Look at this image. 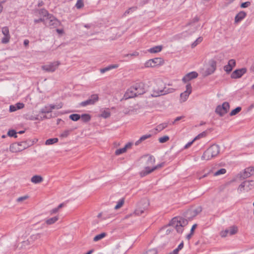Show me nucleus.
<instances>
[{
	"instance_id": "c03bdc74",
	"label": "nucleus",
	"mask_w": 254,
	"mask_h": 254,
	"mask_svg": "<svg viewBox=\"0 0 254 254\" xmlns=\"http://www.w3.org/2000/svg\"><path fill=\"white\" fill-rule=\"evenodd\" d=\"M40 238V235L39 234H33L30 236L29 238L31 243H33L36 240Z\"/></svg>"
},
{
	"instance_id": "423d86ee",
	"label": "nucleus",
	"mask_w": 254,
	"mask_h": 254,
	"mask_svg": "<svg viewBox=\"0 0 254 254\" xmlns=\"http://www.w3.org/2000/svg\"><path fill=\"white\" fill-rule=\"evenodd\" d=\"M254 187V181H245L242 183L239 187L238 190L242 192L246 190L249 191Z\"/></svg>"
},
{
	"instance_id": "9d476101",
	"label": "nucleus",
	"mask_w": 254,
	"mask_h": 254,
	"mask_svg": "<svg viewBox=\"0 0 254 254\" xmlns=\"http://www.w3.org/2000/svg\"><path fill=\"white\" fill-rule=\"evenodd\" d=\"M48 19L49 20L48 26L50 28H57L61 25V22L53 14L50 15Z\"/></svg>"
},
{
	"instance_id": "c756f323",
	"label": "nucleus",
	"mask_w": 254,
	"mask_h": 254,
	"mask_svg": "<svg viewBox=\"0 0 254 254\" xmlns=\"http://www.w3.org/2000/svg\"><path fill=\"white\" fill-rule=\"evenodd\" d=\"M168 124H169L168 122L162 123V124L158 125L156 127L155 129L157 131H158V132L161 131V130H162L163 129H164V128L167 127H168Z\"/></svg>"
},
{
	"instance_id": "49530a36",
	"label": "nucleus",
	"mask_w": 254,
	"mask_h": 254,
	"mask_svg": "<svg viewBox=\"0 0 254 254\" xmlns=\"http://www.w3.org/2000/svg\"><path fill=\"white\" fill-rule=\"evenodd\" d=\"M84 6V2L83 0H77L76 4L75 7L77 9H81Z\"/></svg>"
},
{
	"instance_id": "5701e85b",
	"label": "nucleus",
	"mask_w": 254,
	"mask_h": 254,
	"mask_svg": "<svg viewBox=\"0 0 254 254\" xmlns=\"http://www.w3.org/2000/svg\"><path fill=\"white\" fill-rule=\"evenodd\" d=\"M119 65L118 64H110L108 66L100 69V72L102 73L108 71L109 70H110L114 68H117L119 67Z\"/></svg>"
},
{
	"instance_id": "72a5a7b5",
	"label": "nucleus",
	"mask_w": 254,
	"mask_h": 254,
	"mask_svg": "<svg viewBox=\"0 0 254 254\" xmlns=\"http://www.w3.org/2000/svg\"><path fill=\"white\" fill-rule=\"evenodd\" d=\"M58 140H59V139L58 138H49L46 141L45 144L48 145H52L55 143L58 142Z\"/></svg>"
},
{
	"instance_id": "09e8293b",
	"label": "nucleus",
	"mask_w": 254,
	"mask_h": 254,
	"mask_svg": "<svg viewBox=\"0 0 254 254\" xmlns=\"http://www.w3.org/2000/svg\"><path fill=\"white\" fill-rule=\"evenodd\" d=\"M184 225H182V223H180V225H177L175 226L176 231L177 232L181 233L183 231V227L184 226Z\"/></svg>"
},
{
	"instance_id": "58836bf2",
	"label": "nucleus",
	"mask_w": 254,
	"mask_h": 254,
	"mask_svg": "<svg viewBox=\"0 0 254 254\" xmlns=\"http://www.w3.org/2000/svg\"><path fill=\"white\" fill-rule=\"evenodd\" d=\"M242 110L241 107H237L235 109L232 110L230 113V116H233L239 113Z\"/></svg>"
},
{
	"instance_id": "7ed1b4c3",
	"label": "nucleus",
	"mask_w": 254,
	"mask_h": 254,
	"mask_svg": "<svg viewBox=\"0 0 254 254\" xmlns=\"http://www.w3.org/2000/svg\"><path fill=\"white\" fill-rule=\"evenodd\" d=\"M173 88H167L166 87H154L153 93L151 94L152 97H158L161 95H165L171 93L173 91Z\"/></svg>"
},
{
	"instance_id": "1a4fd4ad",
	"label": "nucleus",
	"mask_w": 254,
	"mask_h": 254,
	"mask_svg": "<svg viewBox=\"0 0 254 254\" xmlns=\"http://www.w3.org/2000/svg\"><path fill=\"white\" fill-rule=\"evenodd\" d=\"M162 62L161 58H156L148 60L145 63V66L146 67H155L157 65H160Z\"/></svg>"
},
{
	"instance_id": "a878e982",
	"label": "nucleus",
	"mask_w": 254,
	"mask_h": 254,
	"mask_svg": "<svg viewBox=\"0 0 254 254\" xmlns=\"http://www.w3.org/2000/svg\"><path fill=\"white\" fill-rule=\"evenodd\" d=\"M43 180V178L39 175H35L33 176L31 179V182L34 184L40 183L42 182Z\"/></svg>"
},
{
	"instance_id": "f03ea898",
	"label": "nucleus",
	"mask_w": 254,
	"mask_h": 254,
	"mask_svg": "<svg viewBox=\"0 0 254 254\" xmlns=\"http://www.w3.org/2000/svg\"><path fill=\"white\" fill-rule=\"evenodd\" d=\"M149 205L148 200L146 199H142L138 204L137 208L134 210L133 213L129 215H127L125 217V218H127L129 217H132L135 215H141L145 213L147 210Z\"/></svg>"
},
{
	"instance_id": "ddd939ff",
	"label": "nucleus",
	"mask_w": 254,
	"mask_h": 254,
	"mask_svg": "<svg viewBox=\"0 0 254 254\" xmlns=\"http://www.w3.org/2000/svg\"><path fill=\"white\" fill-rule=\"evenodd\" d=\"M198 74L196 71H191L186 74L182 78V81L184 83H187L190 80L196 78Z\"/></svg>"
},
{
	"instance_id": "a19ab883",
	"label": "nucleus",
	"mask_w": 254,
	"mask_h": 254,
	"mask_svg": "<svg viewBox=\"0 0 254 254\" xmlns=\"http://www.w3.org/2000/svg\"><path fill=\"white\" fill-rule=\"evenodd\" d=\"M125 202V199L124 198H122L119 200V201L118 202L117 204L115 206L114 209H118L120 208H121Z\"/></svg>"
},
{
	"instance_id": "cd10ccee",
	"label": "nucleus",
	"mask_w": 254,
	"mask_h": 254,
	"mask_svg": "<svg viewBox=\"0 0 254 254\" xmlns=\"http://www.w3.org/2000/svg\"><path fill=\"white\" fill-rule=\"evenodd\" d=\"M151 137V134H146L145 135H143L142 136H141L140 137V138L135 142V145H138L139 143H140L143 141H144Z\"/></svg>"
},
{
	"instance_id": "bb28decb",
	"label": "nucleus",
	"mask_w": 254,
	"mask_h": 254,
	"mask_svg": "<svg viewBox=\"0 0 254 254\" xmlns=\"http://www.w3.org/2000/svg\"><path fill=\"white\" fill-rule=\"evenodd\" d=\"M175 223H169L168 225L165 226L162 228V229H167L166 233V234H169L171 232H172L174 229L175 228V226L174 225Z\"/></svg>"
},
{
	"instance_id": "37998d69",
	"label": "nucleus",
	"mask_w": 254,
	"mask_h": 254,
	"mask_svg": "<svg viewBox=\"0 0 254 254\" xmlns=\"http://www.w3.org/2000/svg\"><path fill=\"white\" fill-rule=\"evenodd\" d=\"M203 38L202 37H198L194 42L191 44V48H193L196 47L199 43L202 41Z\"/></svg>"
},
{
	"instance_id": "338daca9",
	"label": "nucleus",
	"mask_w": 254,
	"mask_h": 254,
	"mask_svg": "<svg viewBox=\"0 0 254 254\" xmlns=\"http://www.w3.org/2000/svg\"><path fill=\"white\" fill-rule=\"evenodd\" d=\"M206 132L205 131H203L202 132H201V133L199 134L197 136H196L194 138V140H196L198 138H199L200 137H203L204 136H205L206 135Z\"/></svg>"
},
{
	"instance_id": "412c9836",
	"label": "nucleus",
	"mask_w": 254,
	"mask_h": 254,
	"mask_svg": "<svg viewBox=\"0 0 254 254\" xmlns=\"http://www.w3.org/2000/svg\"><path fill=\"white\" fill-rule=\"evenodd\" d=\"M247 15V13L244 11H241L239 12L235 17V21L236 23H238L242 21Z\"/></svg>"
},
{
	"instance_id": "9b49d317",
	"label": "nucleus",
	"mask_w": 254,
	"mask_h": 254,
	"mask_svg": "<svg viewBox=\"0 0 254 254\" xmlns=\"http://www.w3.org/2000/svg\"><path fill=\"white\" fill-rule=\"evenodd\" d=\"M1 32L4 37L1 39V43L7 44L9 42L10 39V35L9 34V31L8 27L4 26L2 28Z\"/></svg>"
},
{
	"instance_id": "69168bd1",
	"label": "nucleus",
	"mask_w": 254,
	"mask_h": 254,
	"mask_svg": "<svg viewBox=\"0 0 254 254\" xmlns=\"http://www.w3.org/2000/svg\"><path fill=\"white\" fill-rule=\"evenodd\" d=\"M184 118V116H180V117H177L175 119V120L173 122H172V123H170V125H174L176 122L180 121L181 120H182Z\"/></svg>"
},
{
	"instance_id": "dca6fc26",
	"label": "nucleus",
	"mask_w": 254,
	"mask_h": 254,
	"mask_svg": "<svg viewBox=\"0 0 254 254\" xmlns=\"http://www.w3.org/2000/svg\"><path fill=\"white\" fill-rule=\"evenodd\" d=\"M20 150L21 151L27 148L28 147L34 144V142L31 140L28 139L25 141L18 142Z\"/></svg>"
},
{
	"instance_id": "f257e3e1",
	"label": "nucleus",
	"mask_w": 254,
	"mask_h": 254,
	"mask_svg": "<svg viewBox=\"0 0 254 254\" xmlns=\"http://www.w3.org/2000/svg\"><path fill=\"white\" fill-rule=\"evenodd\" d=\"M202 211L201 206L191 208L185 211L183 217L176 216L173 218L169 222H185L192 221L193 218Z\"/></svg>"
},
{
	"instance_id": "c85d7f7f",
	"label": "nucleus",
	"mask_w": 254,
	"mask_h": 254,
	"mask_svg": "<svg viewBox=\"0 0 254 254\" xmlns=\"http://www.w3.org/2000/svg\"><path fill=\"white\" fill-rule=\"evenodd\" d=\"M38 11L40 15H42L44 17L47 16V18H49L50 15H52L51 14H50L48 11L46 10L45 8H41L39 9Z\"/></svg>"
},
{
	"instance_id": "4be33fe9",
	"label": "nucleus",
	"mask_w": 254,
	"mask_h": 254,
	"mask_svg": "<svg viewBox=\"0 0 254 254\" xmlns=\"http://www.w3.org/2000/svg\"><path fill=\"white\" fill-rule=\"evenodd\" d=\"M213 157L214 156L211 154L210 151L207 149L201 156V160H209Z\"/></svg>"
},
{
	"instance_id": "ea45409f",
	"label": "nucleus",
	"mask_w": 254,
	"mask_h": 254,
	"mask_svg": "<svg viewBox=\"0 0 254 254\" xmlns=\"http://www.w3.org/2000/svg\"><path fill=\"white\" fill-rule=\"evenodd\" d=\"M89 99L91 101L92 103L94 104L99 100V97L98 94H95L91 95L89 97Z\"/></svg>"
},
{
	"instance_id": "f3484780",
	"label": "nucleus",
	"mask_w": 254,
	"mask_h": 254,
	"mask_svg": "<svg viewBox=\"0 0 254 254\" xmlns=\"http://www.w3.org/2000/svg\"><path fill=\"white\" fill-rule=\"evenodd\" d=\"M254 174V167H250L245 169L244 172L241 175V177L245 179L250 177Z\"/></svg>"
},
{
	"instance_id": "0eeeda50",
	"label": "nucleus",
	"mask_w": 254,
	"mask_h": 254,
	"mask_svg": "<svg viewBox=\"0 0 254 254\" xmlns=\"http://www.w3.org/2000/svg\"><path fill=\"white\" fill-rule=\"evenodd\" d=\"M216 68V62L212 59L210 60L208 62V67L206 68V70L204 72V75L205 76H208L209 75L212 74L214 72Z\"/></svg>"
},
{
	"instance_id": "a18cd8bd",
	"label": "nucleus",
	"mask_w": 254,
	"mask_h": 254,
	"mask_svg": "<svg viewBox=\"0 0 254 254\" xmlns=\"http://www.w3.org/2000/svg\"><path fill=\"white\" fill-rule=\"evenodd\" d=\"M80 106L82 107H85L89 105H94L91 101L89 99H87L86 101H83L79 104Z\"/></svg>"
},
{
	"instance_id": "b1692460",
	"label": "nucleus",
	"mask_w": 254,
	"mask_h": 254,
	"mask_svg": "<svg viewBox=\"0 0 254 254\" xmlns=\"http://www.w3.org/2000/svg\"><path fill=\"white\" fill-rule=\"evenodd\" d=\"M113 216L112 214H108L106 212H101L98 214L97 215V217L102 218L101 220H106L108 219H110L113 217Z\"/></svg>"
},
{
	"instance_id": "473e14b6",
	"label": "nucleus",
	"mask_w": 254,
	"mask_h": 254,
	"mask_svg": "<svg viewBox=\"0 0 254 254\" xmlns=\"http://www.w3.org/2000/svg\"><path fill=\"white\" fill-rule=\"evenodd\" d=\"M223 112L226 114L229 111L230 108V105L228 102H225L221 106Z\"/></svg>"
},
{
	"instance_id": "2eb2a0df",
	"label": "nucleus",
	"mask_w": 254,
	"mask_h": 254,
	"mask_svg": "<svg viewBox=\"0 0 254 254\" xmlns=\"http://www.w3.org/2000/svg\"><path fill=\"white\" fill-rule=\"evenodd\" d=\"M163 166V164H158L156 166H154L152 168H150L149 167H146L145 168V170L142 171L141 172V175L142 176H146L151 172H152L153 171L155 170L156 169L161 168Z\"/></svg>"
},
{
	"instance_id": "8fccbe9b",
	"label": "nucleus",
	"mask_w": 254,
	"mask_h": 254,
	"mask_svg": "<svg viewBox=\"0 0 254 254\" xmlns=\"http://www.w3.org/2000/svg\"><path fill=\"white\" fill-rule=\"evenodd\" d=\"M155 158L153 156H149L148 160L147 161V164L149 165H152L155 163Z\"/></svg>"
},
{
	"instance_id": "4d7b16f0",
	"label": "nucleus",
	"mask_w": 254,
	"mask_h": 254,
	"mask_svg": "<svg viewBox=\"0 0 254 254\" xmlns=\"http://www.w3.org/2000/svg\"><path fill=\"white\" fill-rule=\"evenodd\" d=\"M59 217L58 216H56L48 219L45 222H55L56 221L59 220Z\"/></svg>"
},
{
	"instance_id": "7c9ffc66",
	"label": "nucleus",
	"mask_w": 254,
	"mask_h": 254,
	"mask_svg": "<svg viewBox=\"0 0 254 254\" xmlns=\"http://www.w3.org/2000/svg\"><path fill=\"white\" fill-rule=\"evenodd\" d=\"M80 118L83 122L86 123L91 120V116L88 114H84L80 116Z\"/></svg>"
},
{
	"instance_id": "13d9d810",
	"label": "nucleus",
	"mask_w": 254,
	"mask_h": 254,
	"mask_svg": "<svg viewBox=\"0 0 254 254\" xmlns=\"http://www.w3.org/2000/svg\"><path fill=\"white\" fill-rule=\"evenodd\" d=\"M184 247V243L183 242H182V243H181L179 246H178V247L175 249L174 251L177 254H178V253L179 252V251H180L181 250H182L183 249Z\"/></svg>"
},
{
	"instance_id": "f8f14e48",
	"label": "nucleus",
	"mask_w": 254,
	"mask_h": 254,
	"mask_svg": "<svg viewBox=\"0 0 254 254\" xmlns=\"http://www.w3.org/2000/svg\"><path fill=\"white\" fill-rule=\"evenodd\" d=\"M247 71V69L245 67L237 69L232 72L231 77L233 79L239 78L246 73Z\"/></svg>"
},
{
	"instance_id": "f704fd0d",
	"label": "nucleus",
	"mask_w": 254,
	"mask_h": 254,
	"mask_svg": "<svg viewBox=\"0 0 254 254\" xmlns=\"http://www.w3.org/2000/svg\"><path fill=\"white\" fill-rule=\"evenodd\" d=\"M215 112L216 114H218L220 117H223L224 115H225L221 107V105H218L216 107L215 109Z\"/></svg>"
},
{
	"instance_id": "2f4dec72",
	"label": "nucleus",
	"mask_w": 254,
	"mask_h": 254,
	"mask_svg": "<svg viewBox=\"0 0 254 254\" xmlns=\"http://www.w3.org/2000/svg\"><path fill=\"white\" fill-rule=\"evenodd\" d=\"M110 116H111V113L109 111L108 109L102 111L100 115V117H101L104 119L108 118L109 117H110Z\"/></svg>"
},
{
	"instance_id": "052dcab7",
	"label": "nucleus",
	"mask_w": 254,
	"mask_h": 254,
	"mask_svg": "<svg viewBox=\"0 0 254 254\" xmlns=\"http://www.w3.org/2000/svg\"><path fill=\"white\" fill-rule=\"evenodd\" d=\"M158 252L156 249H152L147 251L145 254H157Z\"/></svg>"
},
{
	"instance_id": "e433bc0d",
	"label": "nucleus",
	"mask_w": 254,
	"mask_h": 254,
	"mask_svg": "<svg viewBox=\"0 0 254 254\" xmlns=\"http://www.w3.org/2000/svg\"><path fill=\"white\" fill-rule=\"evenodd\" d=\"M106 236V233H102L99 235H96L94 238H93V241L94 242L98 241L104 238Z\"/></svg>"
},
{
	"instance_id": "20e7f679",
	"label": "nucleus",
	"mask_w": 254,
	"mask_h": 254,
	"mask_svg": "<svg viewBox=\"0 0 254 254\" xmlns=\"http://www.w3.org/2000/svg\"><path fill=\"white\" fill-rule=\"evenodd\" d=\"M61 64L59 61H56L50 63L49 64L44 65L42 66V69L47 72H54Z\"/></svg>"
},
{
	"instance_id": "5fc2aeb1",
	"label": "nucleus",
	"mask_w": 254,
	"mask_h": 254,
	"mask_svg": "<svg viewBox=\"0 0 254 254\" xmlns=\"http://www.w3.org/2000/svg\"><path fill=\"white\" fill-rule=\"evenodd\" d=\"M169 139V137L167 135H165L162 137H161L159 138V141L160 143H165L167 142Z\"/></svg>"
},
{
	"instance_id": "a211bd4d",
	"label": "nucleus",
	"mask_w": 254,
	"mask_h": 254,
	"mask_svg": "<svg viewBox=\"0 0 254 254\" xmlns=\"http://www.w3.org/2000/svg\"><path fill=\"white\" fill-rule=\"evenodd\" d=\"M208 149L210 151L214 157L216 156L220 152V147L219 145L216 144L212 145Z\"/></svg>"
},
{
	"instance_id": "39448f33",
	"label": "nucleus",
	"mask_w": 254,
	"mask_h": 254,
	"mask_svg": "<svg viewBox=\"0 0 254 254\" xmlns=\"http://www.w3.org/2000/svg\"><path fill=\"white\" fill-rule=\"evenodd\" d=\"M132 89L135 90L137 96L142 95L146 92V88L144 83L138 82L132 86Z\"/></svg>"
},
{
	"instance_id": "4c0bfd02",
	"label": "nucleus",
	"mask_w": 254,
	"mask_h": 254,
	"mask_svg": "<svg viewBox=\"0 0 254 254\" xmlns=\"http://www.w3.org/2000/svg\"><path fill=\"white\" fill-rule=\"evenodd\" d=\"M69 118L73 121H77L80 119V115L77 114H71Z\"/></svg>"
},
{
	"instance_id": "603ef678",
	"label": "nucleus",
	"mask_w": 254,
	"mask_h": 254,
	"mask_svg": "<svg viewBox=\"0 0 254 254\" xmlns=\"http://www.w3.org/2000/svg\"><path fill=\"white\" fill-rule=\"evenodd\" d=\"M126 151L127 150H126V147L118 149L115 151V154L116 155H119L121 154L125 153Z\"/></svg>"
},
{
	"instance_id": "4468645a",
	"label": "nucleus",
	"mask_w": 254,
	"mask_h": 254,
	"mask_svg": "<svg viewBox=\"0 0 254 254\" xmlns=\"http://www.w3.org/2000/svg\"><path fill=\"white\" fill-rule=\"evenodd\" d=\"M192 87L190 83H188L186 85V90L182 93L180 95L181 98L183 99V101L184 102L187 100L189 95L191 93Z\"/></svg>"
},
{
	"instance_id": "e2e57ef3",
	"label": "nucleus",
	"mask_w": 254,
	"mask_h": 254,
	"mask_svg": "<svg viewBox=\"0 0 254 254\" xmlns=\"http://www.w3.org/2000/svg\"><path fill=\"white\" fill-rule=\"evenodd\" d=\"M228 64L233 68L236 65V61L234 59H231L229 61Z\"/></svg>"
},
{
	"instance_id": "bf43d9fd",
	"label": "nucleus",
	"mask_w": 254,
	"mask_h": 254,
	"mask_svg": "<svg viewBox=\"0 0 254 254\" xmlns=\"http://www.w3.org/2000/svg\"><path fill=\"white\" fill-rule=\"evenodd\" d=\"M251 4V3L250 1H246L244 2H242L241 4L240 7L241 8H244L249 7Z\"/></svg>"
},
{
	"instance_id": "6e6552de",
	"label": "nucleus",
	"mask_w": 254,
	"mask_h": 254,
	"mask_svg": "<svg viewBox=\"0 0 254 254\" xmlns=\"http://www.w3.org/2000/svg\"><path fill=\"white\" fill-rule=\"evenodd\" d=\"M238 231V227L236 226L233 225L224 231H222L220 235L222 237H225L228 235L232 236L236 234Z\"/></svg>"
},
{
	"instance_id": "de8ad7c7",
	"label": "nucleus",
	"mask_w": 254,
	"mask_h": 254,
	"mask_svg": "<svg viewBox=\"0 0 254 254\" xmlns=\"http://www.w3.org/2000/svg\"><path fill=\"white\" fill-rule=\"evenodd\" d=\"M40 112L42 114H49L51 113L49 106H45L41 109Z\"/></svg>"
},
{
	"instance_id": "864d4df0",
	"label": "nucleus",
	"mask_w": 254,
	"mask_h": 254,
	"mask_svg": "<svg viewBox=\"0 0 254 254\" xmlns=\"http://www.w3.org/2000/svg\"><path fill=\"white\" fill-rule=\"evenodd\" d=\"M226 170L225 169L221 168V169L218 170L217 171H216L214 173V176H218L220 175L224 174L226 173Z\"/></svg>"
},
{
	"instance_id": "3c124183",
	"label": "nucleus",
	"mask_w": 254,
	"mask_h": 254,
	"mask_svg": "<svg viewBox=\"0 0 254 254\" xmlns=\"http://www.w3.org/2000/svg\"><path fill=\"white\" fill-rule=\"evenodd\" d=\"M139 55V53L137 52H133L132 53L127 54L124 56V57H130L131 58L137 57Z\"/></svg>"
},
{
	"instance_id": "6ab92c4d",
	"label": "nucleus",
	"mask_w": 254,
	"mask_h": 254,
	"mask_svg": "<svg viewBox=\"0 0 254 254\" xmlns=\"http://www.w3.org/2000/svg\"><path fill=\"white\" fill-rule=\"evenodd\" d=\"M136 96V93L135 90L132 89V86L127 90L124 95L126 99L131 98Z\"/></svg>"
},
{
	"instance_id": "393cba45",
	"label": "nucleus",
	"mask_w": 254,
	"mask_h": 254,
	"mask_svg": "<svg viewBox=\"0 0 254 254\" xmlns=\"http://www.w3.org/2000/svg\"><path fill=\"white\" fill-rule=\"evenodd\" d=\"M163 49V46L162 45L156 46L153 47L151 48H150L148 50V52L150 53H157L160 52Z\"/></svg>"
},
{
	"instance_id": "6e6d98bb",
	"label": "nucleus",
	"mask_w": 254,
	"mask_h": 254,
	"mask_svg": "<svg viewBox=\"0 0 254 254\" xmlns=\"http://www.w3.org/2000/svg\"><path fill=\"white\" fill-rule=\"evenodd\" d=\"M233 68L232 66L228 64L224 66V70L227 73H229L232 71Z\"/></svg>"
},
{
	"instance_id": "79ce46f5",
	"label": "nucleus",
	"mask_w": 254,
	"mask_h": 254,
	"mask_svg": "<svg viewBox=\"0 0 254 254\" xmlns=\"http://www.w3.org/2000/svg\"><path fill=\"white\" fill-rule=\"evenodd\" d=\"M17 132L14 129H10L8 130L7 132V135L10 137H13L14 138H17Z\"/></svg>"
},
{
	"instance_id": "aec40b11",
	"label": "nucleus",
	"mask_w": 254,
	"mask_h": 254,
	"mask_svg": "<svg viewBox=\"0 0 254 254\" xmlns=\"http://www.w3.org/2000/svg\"><path fill=\"white\" fill-rule=\"evenodd\" d=\"M18 142H15L10 144L9 150L12 153H16L21 151Z\"/></svg>"
},
{
	"instance_id": "0e129e2a",
	"label": "nucleus",
	"mask_w": 254,
	"mask_h": 254,
	"mask_svg": "<svg viewBox=\"0 0 254 254\" xmlns=\"http://www.w3.org/2000/svg\"><path fill=\"white\" fill-rule=\"evenodd\" d=\"M29 197V196L28 195H24V196H21V197H18L16 201L17 202H21L23 200H26V199H27Z\"/></svg>"
},
{
	"instance_id": "680f3d73",
	"label": "nucleus",
	"mask_w": 254,
	"mask_h": 254,
	"mask_svg": "<svg viewBox=\"0 0 254 254\" xmlns=\"http://www.w3.org/2000/svg\"><path fill=\"white\" fill-rule=\"evenodd\" d=\"M17 110L21 109L24 107V104L22 103H17L15 104Z\"/></svg>"
},
{
	"instance_id": "774afa93",
	"label": "nucleus",
	"mask_w": 254,
	"mask_h": 254,
	"mask_svg": "<svg viewBox=\"0 0 254 254\" xmlns=\"http://www.w3.org/2000/svg\"><path fill=\"white\" fill-rule=\"evenodd\" d=\"M30 240L28 239L27 241L22 242V247H26L31 244Z\"/></svg>"
},
{
	"instance_id": "c9c22d12",
	"label": "nucleus",
	"mask_w": 254,
	"mask_h": 254,
	"mask_svg": "<svg viewBox=\"0 0 254 254\" xmlns=\"http://www.w3.org/2000/svg\"><path fill=\"white\" fill-rule=\"evenodd\" d=\"M71 129H67L63 131L60 135V137L61 138L67 137L71 132Z\"/></svg>"
}]
</instances>
